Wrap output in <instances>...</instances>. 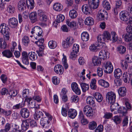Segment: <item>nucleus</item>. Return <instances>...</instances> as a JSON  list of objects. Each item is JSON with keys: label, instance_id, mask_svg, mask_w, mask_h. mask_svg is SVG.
Wrapping results in <instances>:
<instances>
[{"label": "nucleus", "instance_id": "52", "mask_svg": "<svg viewBox=\"0 0 132 132\" xmlns=\"http://www.w3.org/2000/svg\"><path fill=\"white\" fill-rule=\"evenodd\" d=\"M105 41L109 40L110 39L111 36L109 33L107 31L104 32L103 34Z\"/></svg>", "mask_w": 132, "mask_h": 132}, {"label": "nucleus", "instance_id": "6", "mask_svg": "<svg viewBox=\"0 0 132 132\" xmlns=\"http://www.w3.org/2000/svg\"><path fill=\"white\" fill-rule=\"evenodd\" d=\"M92 9V7L89 4H86L82 6L81 10L84 14L87 15L91 14Z\"/></svg>", "mask_w": 132, "mask_h": 132}, {"label": "nucleus", "instance_id": "48", "mask_svg": "<svg viewBox=\"0 0 132 132\" xmlns=\"http://www.w3.org/2000/svg\"><path fill=\"white\" fill-rule=\"evenodd\" d=\"M117 50L121 54H123L125 52L126 48L124 46H120L117 48Z\"/></svg>", "mask_w": 132, "mask_h": 132}, {"label": "nucleus", "instance_id": "14", "mask_svg": "<svg viewBox=\"0 0 132 132\" xmlns=\"http://www.w3.org/2000/svg\"><path fill=\"white\" fill-rule=\"evenodd\" d=\"M68 116L69 117L74 119L77 114V112L75 109H70L68 110Z\"/></svg>", "mask_w": 132, "mask_h": 132}, {"label": "nucleus", "instance_id": "49", "mask_svg": "<svg viewBox=\"0 0 132 132\" xmlns=\"http://www.w3.org/2000/svg\"><path fill=\"white\" fill-rule=\"evenodd\" d=\"M17 94V91L16 90H12L10 91L9 93V94L10 96H9L8 98L10 99H11L16 95Z\"/></svg>", "mask_w": 132, "mask_h": 132}, {"label": "nucleus", "instance_id": "45", "mask_svg": "<svg viewBox=\"0 0 132 132\" xmlns=\"http://www.w3.org/2000/svg\"><path fill=\"white\" fill-rule=\"evenodd\" d=\"M125 40V41L128 42H131L132 43V34L127 33L125 35L124 37Z\"/></svg>", "mask_w": 132, "mask_h": 132}, {"label": "nucleus", "instance_id": "31", "mask_svg": "<svg viewBox=\"0 0 132 132\" xmlns=\"http://www.w3.org/2000/svg\"><path fill=\"white\" fill-rule=\"evenodd\" d=\"M69 107L67 105H65L63 106L62 108L61 114L64 117H66L67 116V112L69 110Z\"/></svg>", "mask_w": 132, "mask_h": 132}, {"label": "nucleus", "instance_id": "50", "mask_svg": "<svg viewBox=\"0 0 132 132\" xmlns=\"http://www.w3.org/2000/svg\"><path fill=\"white\" fill-rule=\"evenodd\" d=\"M22 43L25 46H28L29 40L28 37L27 36H24L22 39Z\"/></svg>", "mask_w": 132, "mask_h": 132}, {"label": "nucleus", "instance_id": "63", "mask_svg": "<svg viewBox=\"0 0 132 132\" xmlns=\"http://www.w3.org/2000/svg\"><path fill=\"white\" fill-rule=\"evenodd\" d=\"M62 47L65 48H67L71 46L65 40L63 41L62 43Z\"/></svg>", "mask_w": 132, "mask_h": 132}, {"label": "nucleus", "instance_id": "40", "mask_svg": "<svg viewBox=\"0 0 132 132\" xmlns=\"http://www.w3.org/2000/svg\"><path fill=\"white\" fill-rule=\"evenodd\" d=\"M117 111L118 113L122 114L123 116L125 115L127 113V109L125 107L123 106L119 108Z\"/></svg>", "mask_w": 132, "mask_h": 132}, {"label": "nucleus", "instance_id": "56", "mask_svg": "<svg viewBox=\"0 0 132 132\" xmlns=\"http://www.w3.org/2000/svg\"><path fill=\"white\" fill-rule=\"evenodd\" d=\"M64 18L65 17L63 15L60 14L57 16L56 20L58 23H60L61 22H62L64 20Z\"/></svg>", "mask_w": 132, "mask_h": 132}, {"label": "nucleus", "instance_id": "26", "mask_svg": "<svg viewBox=\"0 0 132 132\" xmlns=\"http://www.w3.org/2000/svg\"><path fill=\"white\" fill-rule=\"evenodd\" d=\"M114 76L116 78H119L122 75V72L120 69L117 68L114 70Z\"/></svg>", "mask_w": 132, "mask_h": 132}, {"label": "nucleus", "instance_id": "53", "mask_svg": "<svg viewBox=\"0 0 132 132\" xmlns=\"http://www.w3.org/2000/svg\"><path fill=\"white\" fill-rule=\"evenodd\" d=\"M52 81L53 83L55 85H57L60 82L59 78L56 76L53 77L52 79Z\"/></svg>", "mask_w": 132, "mask_h": 132}, {"label": "nucleus", "instance_id": "10", "mask_svg": "<svg viewBox=\"0 0 132 132\" xmlns=\"http://www.w3.org/2000/svg\"><path fill=\"white\" fill-rule=\"evenodd\" d=\"M107 47H106L105 50H102L101 51L99 54V57L101 59L105 60L107 58V55L109 54L108 52L106 50Z\"/></svg>", "mask_w": 132, "mask_h": 132}, {"label": "nucleus", "instance_id": "38", "mask_svg": "<svg viewBox=\"0 0 132 132\" xmlns=\"http://www.w3.org/2000/svg\"><path fill=\"white\" fill-rule=\"evenodd\" d=\"M43 112L39 111H36L34 114V117L35 119L38 120L40 119L41 116H43Z\"/></svg>", "mask_w": 132, "mask_h": 132}, {"label": "nucleus", "instance_id": "29", "mask_svg": "<svg viewBox=\"0 0 132 132\" xmlns=\"http://www.w3.org/2000/svg\"><path fill=\"white\" fill-rule=\"evenodd\" d=\"M30 93L29 90L28 89H24L22 92V97L25 99L29 98H31L29 97Z\"/></svg>", "mask_w": 132, "mask_h": 132}, {"label": "nucleus", "instance_id": "60", "mask_svg": "<svg viewBox=\"0 0 132 132\" xmlns=\"http://www.w3.org/2000/svg\"><path fill=\"white\" fill-rule=\"evenodd\" d=\"M112 36V39L113 42H115L117 41L118 39V36L116 33L114 31H112L111 32Z\"/></svg>", "mask_w": 132, "mask_h": 132}, {"label": "nucleus", "instance_id": "3", "mask_svg": "<svg viewBox=\"0 0 132 132\" xmlns=\"http://www.w3.org/2000/svg\"><path fill=\"white\" fill-rule=\"evenodd\" d=\"M116 97V93L112 91L108 92L106 95V100H108V102L111 104L115 102Z\"/></svg>", "mask_w": 132, "mask_h": 132}, {"label": "nucleus", "instance_id": "37", "mask_svg": "<svg viewBox=\"0 0 132 132\" xmlns=\"http://www.w3.org/2000/svg\"><path fill=\"white\" fill-rule=\"evenodd\" d=\"M69 14L70 17L72 19L76 18L78 15L77 12L74 9L70 10Z\"/></svg>", "mask_w": 132, "mask_h": 132}, {"label": "nucleus", "instance_id": "44", "mask_svg": "<svg viewBox=\"0 0 132 132\" xmlns=\"http://www.w3.org/2000/svg\"><path fill=\"white\" fill-rule=\"evenodd\" d=\"M97 124L95 121H92L90 122L88 125V128L90 130H94L96 127Z\"/></svg>", "mask_w": 132, "mask_h": 132}, {"label": "nucleus", "instance_id": "64", "mask_svg": "<svg viewBox=\"0 0 132 132\" xmlns=\"http://www.w3.org/2000/svg\"><path fill=\"white\" fill-rule=\"evenodd\" d=\"M103 130V125H99L95 130V132H102Z\"/></svg>", "mask_w": 132, "mask_h": 132}, {"label": "nucleus", "instance_id": "8", "mask_svg": "<svg viewBox=\"0 0 132 132\" xmlns=\"http://www.w3.org/2000/svg\"><path fill=\"white\" fill-rule=\"evenodd\" d=\"M130 16L129 12L127 11H123L120 13V17L121 20L124 21H127L128 19V16Z\"/></svg>", "mask_w": 132, "mask_h": 132}, {"label": "nucleus", "instance_id": "55", "mask_svg": "<svg viewBox=\"0 0 132 132\" xmlns=\"http://www.w3.org/2000/svg\"><path fill=\"white\" fill-rule=\"evenodd\" d=\"M112 120L116 123H120L121 121L120 117L118 116H116L112 118Z\"/></svg>", "mask_w": 132, "mask_h": 132}, {"label": "nucleus", "instance_id": "4", "mask_svg": "<svg viewBox=\"0 0 132 132\" xmlns=\"http://www.w3.org/2000/svg\"><path fill=\"white\" fill-rule=\"evenodd\" d=\"M51 120V117H43L41 119L40 123L43 128H45L48 126V124Z\"/></svg>", "mask_w": 132, "mask_h": 132}, {"label": "nucleus", "instance_id": "32", "mask_svg": "<svg viewBox=\"0 0 132 132\" xmlns=\"http://www.w3.org/2000/svg\"><path fill=\"white\" fill-rule=\"evenodd\" d=\"M93 19L90 17L86 18L85 21V24L87 25H92L94 23Z\"/></svg>", "mask_w": 132, "mask_h": 132}, {"label": "nucleus", "instance_id": "61", "mask_svg": "<svg viewBox=\"0 0 132 132\" xmlns=\"http://www.w3.org/2000/svg\"><path fill=\"white\" fill-rule=\"evenodd\" d=\"M97 75L99 77H101L103 75V69L102 68L98 67L97 68Z\"/></svg>", "mask_w": 132, "mask_h": 132}, {"label": "nucleus", "instance_id": "17", "mask_svg": "<svg viewBox=\"0 0 132 132\" xmlns=\"http://www.w3.org/2000/svg\"><path fill=\"white\" fill-rule=\"evenodd\" d=\"M26 7V4L24 1L22 0H20L18 3V8L19 11L21 12L24 10Z\"/></svg>", "mask_w": 132, "mask_h": 132}, {"label": "nucleus", "instance_id": "30", "mask_svg": "<svg viewBox=\"0 0 132 132\" xmlns=\"http://www.w3.org/2000/svg\"><path fill=\"white\" fill-rule=\"evenodd\" d=\"M93 63L94 65H98L101 63V60L99 57L94 56L92 58Z\"/></svg>", "mask_w": 132, "mask_h": 132}, {"label": "nucleus", "instance_id": "57", "mask_svg": "<svg viewBox=\"0 0 132 132\" xmlns=\"http://www.w3.org/2000/svg\"><path fill=\"white\" fill-rule=\"evenodd\" d=\"M65 40L69 45L71 46L74 42V40L73 38L71 37H67Z\"/></svg>", "mask_w": 132, "mask_h": 132}, {"label": "nucleus", "instance_id": "42", "mask_svg": "<svg viewBox=\"0 0 132 132\" xmlns=\"http://www.w3.org/2000/svg\"><path fill=\"white\" fill-rule=\"evenodd\" d=\"M48 46L51 49H54L57 46V44L56 42L53 40L50 41L48 43Z\"/></svg>", "mask_w": 132, "mask_h": 132}, {"label": "nucleus", "instance_id": "54", "mask_svg": "<svg viewBox=\"0 0 132 132\" xmlns=\"http://www.w3.org/2000/svg\"><path fill=\"white\" fill-rule=\"evenodd\" d=\"M97 39L98 42L102 43L104 44V42L105 41L103 35H98L97 37Z\"/></svg>", "mask_w": 132, "mask_h": 132}, {"label": "nucleus", "instance_id": "2", "mask_svg": "<svg viewBox=\"0 0 132 132\" xmlns=\"http://www.w3.org/2000/svg\"><path fill=\"white\" fill-rule=\"evenodd\" d=\"M31 33L34 36L37 35L38 37H40V38L42 37L43 35L42 29L37 26H35L32 29Z\"/></svg>", "mask_w": 132, "mask_h": 132}, {"label": "nucleus", "instance_id": "47", "mask_svg": "<svg viewBox=\"0 0 132 132\" xmlns=\"http://www.w3.org/2000/svg\"><path fill=\"white\" fill-rule=\"evenodd\" d=\"M111 104L110 109L111 112L118 109L119 105L117 103H116L114 102L113 103H112Z\"/></svg>", "mask_w": 132, "mask_h": 132}, {"label": "nucleus", "instance_id": "7", "mask_svg": "<svg viewBox=\"0 0 132 132\" xmlns=\"http://www.w3.org/2000/svg\"><path fill=\"white\" fill-rule=\"evenodd\" d=\"M105 69L104 72L107 73H110L113 71V67L110 61L106 62L104 65Z\"/></svg>", "mask_w": 132, "mask_h": 132}, {"label": "nucleus", "instance_id": "35", "mask_svg": "<svg viewBox=\"0 0 132 132\" xmlns=\"http://www.w3.org/2000/svg\"><path fill=\"white\" fill-rule=\"evenodd\" d=\"M34 0H27L26 4L28 9H32L34 7Z\"/></svg>", "mask_w": 132, "mask_h": 132}, {"label": "nucleus", "instance_id": "36", "mask_svg": "<svg viewBox=\"0 0 132 132\" xmlns=\"http://www.w3.org/2000/svg\"><path fill=\"white\" fill-rule=\"evenodd\" d=\"M22 124L21 125V128L23 131L27 130L29 128V125L26 121V119L22 120Z\"/></svg>", "mask_w": 132, "mask_h": 132}, {"label": "nucleus", "instance_id": "9", "mask_svg": "<svg viewBox=\"0 0 132 132\" xmlns=\"http://www.w3.org/2000/svg\"><path fill=\"white\" fill-rule=\"evenodd\" d=\"M30 112L26 108H24L21 109L20 114L22 118L24 119L28 118L30 115Z\"/></svg>", "mask_w": 132, "mask_h": 132}, {"label": "nucleus", "instance_id": "33", "mask_svg": "<svg viewBox=\"0 0 132 132\" xmlns=\"http://www.w3.org/2000/svg\"><path fill=\"white\" fill-rule=\"evenodd\" d=\"M28 55L30 60L32 61H35L37 59V54L34 52H30Z\"/></svg>", "mask_w": 132, "mask_h": 132}, {"label": "nucleus", "instance_id": "25", "mask_svg": "<svg viewBox=\"0 0 132 132\" xmlns=\"http://www.w3.org/2000/svg\"><path fill=\"white\" fill-rule=\"evenodd\" d=\"M25 101H26L28 103L29 106L30 108H33L35 106L36 103L34 101L32 100L31 98H29L25 99Z\"/></svg>", "mask_w": 132, "mask_h": 132}, {"label": "nucleus", "instance_id": "22", "mask_svg": "<svg viewBox=\"0 0 132 132\" xmlns=\"http://www.w3.org/2000/svg\"><path fill=\"white\" fill-rule=\"evenodd\" d=\"M37 13L35 12H32L29 14V18L31 20V22L34 23L37 21Z\"/></svg>", "mask_w": 132, "mask_h": 132}, {"label": "nucleus", "instance_id": "58", "mask_svg": "<svg viewBox=\"0 0 132 132\" xmlns=\"http://www.w3.org/2000/svg\"><path fill=\"white\" fill-rule=\"evenodd\" d=\"M7 11L9 13L12 14L14 12V7L11 5H9L7 8Z\"/></svg>", "mask_w": 132, "mask_h": 132}, {"label": "nucleus", "instance_id": "18", "mask_svg": "<svg viewBox=\"0 0 132 132\" xmlns=\"http://www.w3.org/2000/svg\"><path fill=\"white\" fill-rule=\"evenodd\" d=\"M127 90L125 87H121L118 90L119 95L121 97H124L126 95Z\"/></svg>", "mask_w": 132, "mask_h": 132}, {"label": "nucleus", "instance_id": "41", "mask_svg": "<svg viewBox=\"0 0 132 132\" xmlns=\"http://www.w3.org/2000/svg\"><path fill=\"white\" fill-rule=\"evenodd\" d=\"M102 5L103 7L106 10H109L111 9V5L109 2L106 0L102 2Z\"/></svg>", "mask_w": 132, "mask_h": 132}, {"label": "nucleus", "instance_id": "62", "mask_svg": "<svg viewBox=\"0 0 132 132\" xmlns=\"http://www.w3.org/2000/svg\"><path fill=\"white\" fill-rule=\"evenodd\" d=\"M114 83L116 86H119L121 85L122 81L120 79L116 78L114 80Z\"/></svg>", "mask_w": 132, "mask_h": 132}, {"label": "nucleus", "instance_id": "5", "mask_svg": "<svg viewBox=\"0 0 132 132\" xmlns=\"http://www.w3.org/2000/svg\"><path fill=\"white\" fill-rule=\"evenodd\" d=\"M97 19L99 20H107L108 18V13L105 10H103L102 11H101L97 15Z\"/></svg>", "mask_w": 132, "mask_h": 132}, {"label": "nucleus", "instance_id": "20", "mask_svg": "<svg viewBox=\"0 0 132 132\" xmlns=\"http://www.w3.org/2000/svg\"><path fill=\"white\" fill-rule=\"evenodd\" d=\"M93 96L98 102H101L103 100V97L102 95L98 92H96L93 94Z\"/></svg>", "mask_w": 132, "mask_h": 132}, {"label": "nucleus", "instance_id": "15", "mask_svg": "<svg viewBox=\"0 0 132 132\" xmlns=\"http://www.w3.org/2000/svg\"><path fill=\"white\" fill-rule=\"evenodd\" d=\"M131 77L129 75L127 72H125L123 74L122 79L125 83L131 82Z\"/></svg>", "mask_w": 132, "mask_h": 132}, {"label": "nucleus", "instance_id": "46", "mask_svg": "<svg viewBox=\"0 0 132 132\" xmlns=\"http://www.w3.org/2000/svg\"><path fill=\"white\" fill-rule=\"evenodd\" d=\"M7 47V44L5 41L3 39H0V47L3 49H5Z\"/></svg>", "mask_w": 132, "mask_h": 132}, {"label": "nucleus", "instance_id": "34", "mask_svg": "<svg viewBox=\"0 0 132 132\" xmlns=\"http://www.w3.org/2000/svg\"><path fill=\"white\" fill-rule=\"evenodd\" d=\"M26 120L29 125L31 127H33L37 126V123L34 120L30 118Z\"/></svg>", "mask_w": 132, "mask_h": 132}, {"label": "nucleus", "instance_id": "16", "mask_svg": "<svg viewBox=\"0 0 132 132\" xmlns=\"http://www.w3.org/2000/svg\"><path fill=\"white\" fill-rule=\"evenodd\" d=\"M89 3L93 9H96L99 5V0H91Z\"/></svg>", "mask_w": 132, "mask_h": 132}, {"label": "nucleus", "instance_id": "28", "mask_svg": "<svg viewBox=\"0 0 132 132\" xmlns=\"http://www.w3.org/2000/svg\"><path fill=\"white\" fill-rule=\"evenodd\" d=\"M82 91L86 92L89 89V85L85 82H81L80 84Z\"/></svg>", "mask_w": 132, "mask_h": 132}, {"label": "nucleus", "instance_id": "19", "mask_svg": "<svg viewBox=\"0 0 132 132\" xmlns=\"http://www.w3.org/2000/svg\"><path fill=\"white\" fill-rule=\"evenodd\" d=\"M98 84L104 88H108L109 86V83L103 79H100L98 81Z\"/></svg>", "mask_w": 132, "mask_h": 132}, {"label": "nucleus", "instance_id": "21", "mask_svg": "<svg viewBox=\"0 0 132 132\" xmlns=\"http://www.w3.org/2000/svg\"><path fill=\"white\" fill-rule=\"evenodd\" d=\"M86 100L87 103L90 105H93L95 104V101L93 96H88L86 98Z\"/></svg>", "mask_w": 132, "mask_h": 132}, {"label": "nucleus", "instance_id": "43", "mask_svg": "<svg viewBox=\"0 0 132 132\" xmlns=\"http://www.w3.org/2000/svg\"><path fill=\"white\" fill-rule=\"evenodd\" d=\"M120 66L123 70H126L127 69L128 65L126 61L121 60L120 62Z\"/></svg>", "mask_w": 132, "mask_h": 132}, {"label": "nucleus", "instance_id": "13", "mask_svg": "<svg viewBox=\"0 0 132 132\" xmlns=\"http://www.w3.org/2000/svg\"><path fill=\"white\" fill-rule=\"evenodd\" d=\"M54 71L57 74H62L63 72V69L62 65L60 64L56 65L54 67Z\"/></svg>", "mask_w": 132, "mask_h": 132}, {"label": "nucleus", "instance_id": "24", "mask_svg": "<svg viewBox=\"0 0 132 132\" xmlns=\"http://www.w3.org/2000/svg\"><path fill=\"white\" fill-rule=\"evenodd\" d=\"M3 56L10 58L13 56V54L10 50H5L2 52Z\"/></svg>", "mask_w": 132, "mask_h": 132}, {"label": "nucleus", "instance_id": "59", "mask_svg": "<svg viewBox=\"0 0 132 132\" xmlns=\"http://www.w3.org/2000/svg\"><path fill=\"white\" fill-rule=\"evenodd\" d=\"M79 98L78 96L73 95L72 96L71 98V102L77 103L78 102Z\"/></svg>", "mask_w": 132, "mask_h": 132}, {"label": "nucleus", "instance_id": "39", "mask_svg": "<svg viewBox=\"0 0 132 132\" xmlns=\"http://www.w3.org/2000/svg\"><path fill=\"white\" fill-rule=\"evenodd\" d=\"M25 105V102L22 101L21 103L13 106L12 108L14 110H19L20 108H22Z\"/></svg>", "mask_w": 132, "mask_h": 132}, {"label": "nucleus", "instance_id": "27", "mask_svg": "<svg viewBox=\"0 0 132 132\" xmlns=\"http://www.w3.org/2000/svg\"><path fill=\"white\" fill-rule=\"evenodd\" d=\"M81 40L87 42L89 39V35L86 32H84L81 34Z\"/></svg>", "mask_w": 132, "mask_h": 132}, {"label": "nucleus", "instance_id": "1", "mask_svg": "<svg viewBox=\"0 0 132 132\" xmlns=\"http://www.w3.org/2000/svg\"><path fill=\"white\" fill-rule=\"evenodd\" d=\"M0 32L3 35V37L5 40L9 39L10 34L9 28L6 27L5 23H2L0 25Z\"/></svg>", "mask_w": 132, "mask_h": 132}, {"label": "nucleus", "instance_id": "11", "mask_svg": "<svg viewBox=\"0 0 132 132\" xmlns=\"http://www.w3.org/2000/svg\"><path fill=\"white\" fill-rule=\"evenodd\" d=\"M9 23L10 26L12 28H14L17 26L18 21L15 18H12L9 20Z\"/></svg>", "mask_w": 132, "mask_h": 132}, {"label": "nucleus", "instance_id": "12", "mask_svg": "<svg viewBox=\"0 0 132 132\" xmlns=\"http://www.w3.org/2000/svg\"><path fill=\"white\" fill-rule=\"evenodd\" d=\"M45 14V13L42 10L39 11L38 14L39 16V19L42 22H45L48 20L47 16Z\"/></svg>", "mask_w": 132, "mask_h": 132}, {"label": "nucleus", "instance_id": "51", "mask_svg": "<svg viewBox=\"0 0 132 132\" xmlns=\"http://www.w3.org/2000/svg\"><path fill=\"white\" fill-rule=\"evenodd\" d=\"M67 24L68 26L71 28H72L76 26V22L75 21L70 22L69 20H67L66 21Z\"/></svg>", "mask_w": 132, "mask_h": 132}, {"label": "nucleus", "instance_id": "23", "mask_svg": "<svg viewBox=\"0 0 132 132\" xmlns=\"http://www.w3.org/2000/svg\"><path fill=\"white\" fill-rule=\"evenodd\" d=\"M53 8L54 10L57 11H60L63 9L62 5L59 3H56L53 5Z\"/></svg>", "mask_w": 132, "mask_h": 132}]
</instances>
